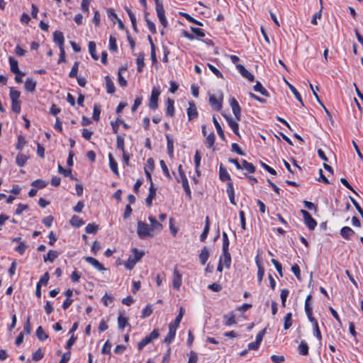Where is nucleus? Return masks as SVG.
I'll use <instances>...</instances> for the list:
<instances>
[{
	"mask_svg": "<svg viewBox=\"0 0 363 363\" xmlns=\"http://www.w3.org/2000/svg\"><path fill=\"white\" fill-rule=\"evenodd\" d=\"M99 230V225L94 223H89L85 228V232L88 234H95Z\"/></svg>",
	"mask_w": 363,
	"mask_h": 363,
	"instance_id": "603ef678",
	"label": "nucleus"
},
{
	"mask_svg": "<svg viewBox=\"0 0 363 363\" xmlns=\"http://www.w3.org/2000/svg\"><path fill=\"white\" fill-rule=\"evenodd\" d=\"M160 91L157 88H153L149 99L148 106L151 110H156L158 108V100Z\"/></svg>",
	"mask_w": 363,
	"mask_h": 363,
	"instance_id": "423d86ee",
	"label": "nucleus"
},
{
	"mask_svg": "<svg viewBox=\"0 0 363 363\" xmlns=\"http://www.w3.org/2000/svg\"><path fill=\"white\" fill-rule=\"evenodd\" d=\"M236 67L240 72V74L245 78L247 79L250 82H253L255 80L254 75L250 72L244 65H237Z\"/></svg>",
	"mask_w": 363,
	"mask_h": 363,
	"instance_id": "2eb2a0df",
	"label": "nucleus"
},
{
	"mask_svg": "<svg viewBox=\"0 0 363 363\" xmlns=\"http://www.w3.org/2000/svg\"><path fill=\"white\" fill-rule=\"evenodd\" d=\"M156 188L154 186V184H151L149 187V194L147 197L145 199L146 205L148 207H150L152 204V200L156 196Z\"/></svg>",
	"mask_w": 363,
	"mask_h": 363,
	"instance_id": "a211bd4d",
	"label": "nucleus"
},
{
	"mask_svg": "<svg viewBox=\"0 0 363 363\" xmlns=\"http://www.w3.org/2000/svg\"><path fill=\"white\" fill-rule=\"evenodd\" d=\"M84 260L98 271H104L106 269L101 263L92 257H85Z\"/></svg>",
	"mask_w": 363,
	"mask_h": 363,
	"instance_id": "dca6fc26",
	"label": "nucleus"
},
{
	"mask_svg": "<svg viewBox=\"0 0 363 363\" xmlns=\"http://www.w3.org/2000/svg\"><path fill=\"white\" fill-rule=\"evenodd\" d=\"M20 95L21 92L15 89L13 87L10 89L9 96L11 101H19Z\"/></svg>",
	"mask_w": 363,
	"mask_h": 363,
	"instance_id": "864d4df0",
	"label": "nucleus"
},
{
	"mask_svg": "<svg viewBox=\"0 0 363 363\" xmlns=\"http://www.w3.org/2000/svg\"><path fill=\"white\" fill-rule=\"evenodd\" d=\"M125 70V67H121L119 68L118 72V84L121 87L126 86L128 84L126 79L122 76V72Z\"/></svg>",
	"mask_w": 363,
	"mask_h": 363,
	"instance_id": "79ce46f5",
	"label": "nucleus"
},
{
	"mask_svg": "<svg viewBox=\"0 0 363 363\" xmlns=\"http://www.w3.org/2000/svg\"><path fill=\"white\" fill-rule=\"evenodd\" d=\"M224 118L229 125V127L232 129L233 132L238 136L240 137V133H239V124L238 121L235 118L233 119L230 116H225L224 115Z\"/></svg>",
	"mask_w": 363,
	"mask_h": 363,
	"instance_id": "1a4fd4ad",
	"label": "nucleus"
},
{
	"mask_svg": "<svg viewBox=\"0 0 363 363\" xmlns=\"http://www.w3.org/2000/svg\"><path fill=\"white\" fill-rule=\"evenodd\" d=\"M53 41L59 48H65V38L63 33L60 30H55L53 33Z\"/></svg>",
	"mask_w": 363,
	"mask_h": 363,
	"instance_id": "ddd939ff",
	"label": "nucleus"
},
{
	"mask_svg": "<svg viewBox=\"0 0 363 363\" xmlns=\"http://www.w3.org/2000/svg\"><path fill=\"white\" fill-rule=\"evenodd\" d=\"M100 114L101 106L99 104H94L92 114L93 120L98 122L100 119Z\"/></svg>",
	"mask_w": 363,
	"mask_h": 363,
	"instance_id": "3c124183",
	"label": "nucleus"
},
{
	"mask_svg": "<svg viewBox=\"0 0 363 363\" xmlns=\"http://www.w3.org/2000/svg\"><path fill=\"white\" fill-rule=\"evenodd\" d=\"M121 123H123V120L120 118H117L115 121H111V125L112 127L113 132L115 134L118 133V127L120 125H121Z\"/></svg>",
	"mask_w": 363,
	"mask_h": 363,
	"instance_id": "e2e57ef3",
	"label": "nucleus"
},
{
	"mask_svg": "<svg viewBox=\"0 0 363 363\" xmlns=\"http://www.w3.org/2000/svg\"><path fill=\"white\" fill-rule=\"evenodd\" d=\"M310 322L313 325L314 335L317 337V339L319 341H321V340H322V335H321V332H320L319 326H318V320L316 319H312V320H311Z\"/></svg>",
	"mask_w": 363,
	"mask_h": 363,
	"instance_id": "c756f323",
	"label": "nucleus"
},
{
	"mask_svg": "<svg viewBox=\"0 0 363 363\" xmlns=\"http://www.w3.org/2000/svg\"><path fill=\"white\" fill-rule=\"evenodd\" d=\"M298 352L300 354L306 356L308 354V346L305 340H301L298 346Z\"/></svg>",
	"mask_w": 363,
	"mask_h": 363,
	"instance_id": "c9c22d12",
	"label": "nucleus"
},
{
	"mask_svg": "<svg viewBox=\"0 0 363 363\" xmlns=\"http://www.w3.org/2000/svg\"><path fill=\"white\" fill-rule=\"evenodd\" d=\"M289 89L294 94L295 98L302 104L303 105V102L302 100V97L298 90L291 84H289Z\"/></svg>",
	"mask_w": 363,
	"mask_h": 363,
	"instance_id": "0e129e2a",
	"label": "nucleus"
},
{
	"mask_svg": "<svg viewBox=\"0 0 363 363\" xmlns=\"http://www.w3.org/2000/svg\"><path fill=\"white\" fill-rule=\"evenodd\" d=\"M105 82H106V92L108 94H113L116 91V88H115L114 83L112 81L111 78L108 75L106 76Z\"/></svg>",
	"mask_w": 363,
	"mask_h": 363,
	"instance_id": "393cba45",
	"label": "nucleus"
},
{
	"mask_svg": "<svg viewBox=\"0 0 363 363\" xmlns=\"http://www.w3.org/2000/svg\"><path fill=\"white\" fill-rule=\"evenodd\" d=\"M157 17L160 23L162 25L163 28H167L168 25L167 20L165 16V11L163 8V5H157L155 8Z\"/></svg>",
	"mask_w": 363,
	"mask_h": 363,
	"instance_id": "9b49d317",
	"label": "nucleus"
},
{
	"mask_svg": "<svg viewBox=\"0 0 363 363\" xmlns=\"http://www.w3.org/2000/svg\"><path fill=\"white\" fill-rule=\"evenodd\" d=\"M36 82L30 78H28L25 82V89L26 91L33 92L35 90Z\"/></svg>",
	"mask_w": 363,
	"mask_h": 363,
	"instance_id": "4c0bfd02",
	"label": "nucleus"
},
{
	"mask_svg": "<svg viewBox=\"0 0 363 363\" xmlns=\"http://www.w3.org/2000/svg\"><path fill=\"white\" fill-rule=\"evenodd\" d=\"M303 215L305 224L310 230H314L317 225L316 220L311 216V215L304 209L300 211Z\"/></svg>",
	"mask_w": 363,
	"mask_h": 363,
	"instance_id": "0eeeda50",
	"label": "nucleus"
},
{
	"mask_svg": "<svg viewBox=\"0 0 363 363\" xmlns=\"http://www.w3.org/2000/svg\"><path fill=\"white\" fill-rule=\"evenodd\" d=\"M48 183L42 179H36L31 183V186L38 189H42L46 187Z\"/></svg>",
	"mask_w": 363,
	"mask_h": 363,
	"instance_id": "13d9d810",
	"label": "nucleus"
},
{
	"mask_svg": "<svg viewBox=\"0 0 363 363\" xmlns=\"http://www.w3.org/2000/svg\"><path fill=\"white\" fill-rule=\"evenodd\" d=\"M186 113L189 121L198 118L199 113L194 101H189V108H187Z\"/></svg>",
	"mask_w": 363,
	"mask_h": 363,
	"instance_id": "9d476101",
	"label": "nucleus"
},
{
	"mask_svg": "<svg viewBox=\"0 0 363 363\" xmlns=\"http://www.w3.org/2000/svg\"><path fill=\"white\" fill-rule=\"evenodd\" d=\"M208 257H209L208 250L207 247H204L201 250V253L199 254V259H200L201 264L202 265L206 264L207 260L208 259Z\"/></svg>",
	"mask_w": 363,
	"mask_h": 363,
	"instance_id": "72a5a7b5",
	"label": "nucleus"
},
{
	"mask_svg": "<svg viewBox=\"0 0 363 363\" xmlns=\"http://www.w3.org/2000/svg\"><path fill=\"white\" fill-rule=\"evenodd\" d=\"M223 318L225 320L224 324L226 326H230L237 323L235 320V315L233 312L225 314L223 315Z\"/></svg>",
	"mask_w": 363,
	"mask_h": 363,
	"instance_id": "cd10ccee",
	"label": "nucleus"
},
{
	"mask_svg": "<svg viewBox=\"0 0 363 363\" xmlns=\"http://www.w3.org/2000/svg\"><path fill=\"white\" fill-rule=\"evenodd\" d=\"M208 67L209 68V69L218 77V78H220V79H223V74H222V72L218 69H217L215 66H213V65L210 64V63H208Z\"/></svg>",
	"mask_w": 363,
	"mask_h": 363,
	"instance_id": "69168bd1",
	"label": "nucleus"
},
{
	"mask_svg": "<svg viewBox=\"0 0 363 363\" xmlns=\"http://www.w3.org/2000/svg\"><path fill=\"white\" fill-rule=\"evenodd\" d=\"M354 234V231L348 226H344L340 230V235L345 240H350Z\"/></svg>",
	"mask_w": 363,
	"mask_h": 363,
	"instance_id": "412c9836",
	"label": "nucleus"
},
{
	"mask_svg": "<svg viewBox=\"0 0 363 363\" xmlns=\"http://www.w3.org/2000/svg\"><path fill=\"white\" fill-rule=\"evenodd\" d=\"M145 55L143 52L139 53L138 57L136 59L137 64V72H141L143 71V67H145Z\"/></svg>",
	"mask_w": 363,
	"mask_h": 363,
	"instance_id": "2f4dec72",
	"label": "nucleus"
},
{
	"mask_svg": "<svg viewBox=\"0 0 363 363\" xmlns=\"http://www.w3.org/2000/svg\"><path fill=\"white\" fill-rule=\"evenodd\" d=\"M125 10L130 18L133 30L135 33H138V29L137 28V21L135 14L128 7H125Z\"/></svg>",
	"mask_w": 363,
	"mask_h": 363,
	"instance_id": "b1692460",
	"label": "nucleus"
},
{
	"mask_svg": "<svg viewBox=\"0 0 363 363\" xmlns=\"http://www.w3.org/2000/svg\"><path fill=\"white\" fill-rule=\"evenodd\" d=\"M145 20L148 29L150 30V31L151 32V33L155 34L157 33V29H156L155 25L152 21H151L147 18V14H145Z\"/></svg>",
	"mask_w": 363,
	"mask_h": 363,
	"instance_id": "4d7b16f0",
	"label": "nucleus"
},
{
	"mask_svg": "<svg viewBox=\"0 0 363 363\" xmlns=\"http://www.w3.org/2000/svg\"><path fill=\"white\" fill-rule=\"evenodd\" d=\"M242 169H245L248 173H254L256 170L252 163L248 162L245 160H242Z\"/></svg>",
	"mask_w": 363,
	"mask_h": 363,
	"instance_id": "a19ab883",
	"label": "nucleus"
},
{
	"mask_svg": "<svg viewBox=\"0 0 363 363\" xmlns=\"http://www.w3.org/2000/svg\"><path fill=\"white\" fill-rule=\"evenodd\" d=\"M152 313V306L148 304L142 311L140 317L142 318H146L149 317Z\"/></svg>",
	"mask_w": 363,
	"mask_h": 363,
	"instance_id": "052dcab7",
	"label": "nucleus"
},
{
	"mask_svg": "<svg viewBox=\"0 0 363 363\" xmlns=\"http://www.w3.org/2000/svg\"><path fill=\"white\" fill-rule=\"evenodd\" d=\"M59 256V253L55 251L50 250L48 251V254L46 255L43 256V260L44 262H53V261Z\"/></svg>",
	"mask_w": 363,
	"mask_h": 363,
	"instance_id": "473e14b6",
	"label": "nucleus"
},
{
	"mask_svg": "<svg viewBox=\"0 0 363 363\" xmlns=\"http://www.w3.org/2000/svg\"><path fill=\"white\" fill-rule=\"evenodd\" d=\"M160 336L157 329H154L149 335H146L138 343V350L141 351L147 345L151 343L152 340L158 338Z\"/></svg>",
	"mask_w": 363,
	"mask_h": 363,
	"instance_id": "39448f33",
	"label": "nucleus"
},
{
	"mask_svg": "<svg viewBox=\"0 0 363 363\" xmlns=\"http://www.w3.org/2000/svg\"><path fill=\"white\" fill-rule=\"evenodd\" d=\"M116 147L121 150L122 152H125L124 135H118L116 138Z\"/></svg>",
	"mask_w": 363,
	"mask_h": 363,
	"instance_id": "37998d69",
	"label": "nucleus"
},
{
	"mask_svg": "<svg viewBox=\"0 0 363 363\" xmlns=\"http://www.w3.org/2000/svg\"><path fill=\"white\" fill-rule=\"evenodd\" d=\"M79 62H75L69 73V77L70 78H76L77 77V72L79 69Z\"/></svg>",
	"mask_w": 363,
	"mask_h": 363,
	"instance_id": "680f3d73",
	"label": "nucleus"
},
{
	"mask_svg": "<svg viewBox=\"0 0 363 363\" xmlns=\"http://www.w3.org/2000/svg\"><path fill=\"white\" fill-rule=\"evenodd\" d=\"M36 336L40 341H45L48 338V334L44 331L42 326L38 327L36 330Z\"/></svg>",
	"mask_w": 363,
	"mask_h": 363,
	"instance_id": "a18cd8bd",
	"label": "nucleus"
},
{
	"mask_svg": "<svg viewBox=\"0 0 363 363\" xmlns=\"http://www.w3.org/2000/svg\"><path fill=\"white\" fill-rule=\"evenodd\" d=\"M126 326L130 327L128 319L124 315L123 313H120L118 317V327L123 330Z\"/></svg>",
	"mask_w": 363,
	"mask_h": 363,
	"instance_id": "aec40b11",
	"label": "nucleus"
},
{
	"mask_svg": "<svg viewBox=\"0 0 363 363\" xmlns=\"http://www.w3.org/2000/svg\"><path fill=\"white\" fill-rule=\"evenodd\" d=\"M125 10L130 18L133 30L135 33H138V29L137 28V21L135 14L128 7H125Z\"/></svg>",
	"mask_w": 363,
	"mask_h": 363,
	"instance_id": "5701e85b",
	"label": "nucleus"
},
{
	"mask_svg": "<svg viewBox=\"0 0 363 363\" xmlns=\"http://www.w3.org/2000/svg\"><path fill=\"white\" fill-rule=\"evenodd\" d=\"M230 106L232 108V111L235 118L237 121L241 120V108L238 102V101L234 98H231L230 99Z\"/></svg>",
	"mask_w": 363,
	"mask_h": 363,
	"instance_id": "6e6552de",
	"label": "nucleus"
},
{
	"mask_svg": "<svg viewBox=\"0 0 363 363\" xmlns=\"http://www.w3.org/2000/svg\"><path fill=\"white\" fill-rule=\"evenodd\" d=\"M182 284V275L179 273V270L175 268L173 273L172 286L173 288L179 290Z\"/></svg>",
	"mask_w": 363,
	"mask_h": 363,
	"instance_id": "f8f14e48",
	"label": "nucleus"
},
{
	"mask_svg": "<svg viewBox=\"0 0 363 363\" xmlns=\"http://www.w3.org/2000/svg\"><path fill=\"white\" fill-rule=\"evenodd\" d=\"M223 94L218 90L215 94H209V104L216 111H220L223 108Z\"/></svg>",
	"mask_w": 363,
	"mask_h": 363,
	"instance_id": "7ed1b4c3",
	"label": "nucleus"
},
{
	"mask_svg": "<svg viewBox=\"0 0 363 363\" xmlns=\"http://www.w3.org/2000/svg\"><path fill=\"white\" fill-rule=\"evenodd\" d=\"M166 105V115L170 118H173L175 113L174 101L170 98H167Z\"/></svg>",
	"mask_w": 363,
	"mask_h": 363,
	"instance_id": "f3484780",
	"label": "nucleus"
},
{
	"mask_svg": "<svg viewBox=\"0 0 363 363\" xmlns=\"http://www.w3.org/2000/svg\"><path fill=\"white\" fill-rule=\"evenodd\" d=\"M131 251L133 253V258L135 259L136 262H139L145 255V252L143 251H140L136 247L133 248Z\"/></svg>",
	"mask_w": 363,
	"mask_h": 363,
	"instance_id": "09e8293b",
	"label": "nucleus"
},
{
	"mask_svg": "<svg viewBox=\"0 0 363 363\" xmlns=\"http://www.w3.org/2000/svg\"><path fill=\"white\" fill-rule=\"evenodd\" d=\"M210 225H211V223H210L209 217L206 216V219H205V227H204V229L203 230V233L200 235V240L201 242L205 241V240L206 239L207 235H208V234L209 233V230H210Z\"/></svg>",
	"mask_w": 363,
	"mask_h": 363,
	"instance_id": "bb28decb",
	"label": "nucleus"
},
{
	"mask_svg": "<svg viewBox=\"0 0 363 363\" xmlns=\"http://www.w3.org/2000/svg\"><path fill=\"white\" fill-rule=\"evenodd\" d=\"M219 179L222 182H227L226 193L228 196L230 203L235 206L236 201L235 199V190L233 183L231 179L230 175L228 172L226 168L224 167L222 164L219 167Z\"/></svg>",
	"mask_w": 363,
	"mask_h": 363,
	"instance_id": "f257e3e1",
	"label": "nucleus"
},
{
	"mask_svg": "<svg viewBox=\"0 0 363 363\" xmlns=\"http://www.w3.org/2000/svg\"><path fill=\"white\" fill-rule=\"evenodd\" d=\"M109 50L112 52L118 51V45L116 43V38L113 35H110L109 37Z\"/></svg>",
	"mask_w": 363,
	"mask_h": 363,
	"instance_id": "6e6d98bb",
	"label": "nucleus"
},
{
	"mask_svg": "<svg viewBox=\"0 0 363 363\" xmlns=\"http://www.w3.org/2000/svg\"><path fill=\"white\" fill-rule=\"evenodd\" d=\"M28 160V157L23 154L18 153L16 158V162L18 167H23Z\"/></svg>",
	"mask_w": 363,
	"mask_h": 363,
	"instance_id": "de8ad7c7",
	"label": "nucleus"
},
{
	"mask_svg": "<svg viewBox=\"0 0 363 363\" xmlns=\"http://www.w3.org/2000/svg\"><path fill=\"white\" fill-rule=\"evenodd\" d=\"M167 152L169 157L174 155V139L169 134H166Z\"/></svg>",
	"mask_w": 363,
	"mask_h": 363,
	"instance_id": "4be33fe9",
	"label": "nucleus"
},
{
	"mask_svg": "<svg viewBox=\"0 0 363 363\" xmlns=\"http://www.w3.org/2000/svg\"><path fill=\"white\" fill-rule=\"evenodd\" d=\"M136 263L137 262L133 258V256L130 255L129 257L128 258L127 261L125 262L124 265H125L126 269L130 270V269L134 268V267L136 264Z\"/></svg>",
	"mask_w": 363,
	"mask_h": 363,
	"instance_id": "338daca9",
	"label": "nucleus"
},
{
	"mask_svg": "<svg viewBox=\"0 0 363 363\" xmlns=\"http://www.w3.org/2000/svg\"><path fill=\"white\" fill-rule=\"evenodd\" d=\"M112 345L110 342V341L108 340L105 342L104 344L102 349H101V353L103 354H109L111 355V350Z\"/></svg>",
	"mask_w": 363,
	"mask_h": 363,
	"instance_id": "bf43d9fd",
	"label": "nucleus"
},
{
	"mask_svg": "<svg viewBox=\"0 0 363 363\" xmlns=\"http://www.w3.org/2000/svg\"><path fill=\"white\" fill-rule=\"evenodd\" d=\"M69 222L72 226L76 228H79L85 223V222L82 218L76 215L72 216Z\"/></svg>",
	"mask_w": 363,
	"mask_h": 363,
	"instance_id": "ea45409f",
	"label": "nucleus"
},
{
	"mask_svg": "<svg viewBox=\"0 0 363 363\" xmlns=\"http://www.w3.org/2000/svg\"><path fill=\"white\" fill-rule=\"evenodd\" d=\"M150 231L151 229L147 223L140 220L138 222L137 233L140 238H152L153 235Z\"/></svg>",
	"mask_w": 363,
	"mask_h": 363,
	"instance_id": "20e7f679",
	"label": "nucleus"
},
{
	"mask_svg": "<svg viewBox=\"0 0 363 363\" xmlns=\"http://www.w3.org/2000/svg\"><path fill=\"white\" fill-rule=\"evenodd\" d=\"M9 62L10 64V69L11 72L13 74L20 73V69L18 68V63L16 60H15L13 57H10L9 58Z\"/></svg>",
	"mask_w": 363,
	"mask_h": 363,
	"instance_id": "7c9ffc66",
	"label": "nucleus"
},
{
	"mask_svg": "<svg viewBox=\"0 0 363 363\" xmlns=\"http://www.w3.org/2000/svg\"><path fill=\"white\" fill-rule=\"evenodd\" d=\"M254 90L257 92L260 93L262 95L264 96H269V94L267 90L262 86L260 82L257 81L255 85L254 86Z\"/></svg>",
	"mask_w": 363,
	"mask_h": 363,
	"instance_id": "58836bf2",
	"label": "nucleus"
},
{
	"mask_svg": "<svg viewBox=\"0 0 363 363\" xmlns=\"http://www.w3.org/2000/svg\"><path fill=\"white\" fill-rule=\"evenodd\" d=\"M108 157L109 167H110L111 170L116 176H117L118 177L119 172H118V169L117 162L116 161V160L114 159V157L111 153L108 154Z\"/></svg>",
	"mask_w": 363,
	"mask_h": 363,
	"instance_id": "6ab92c4d",
	"label": "nucleus"
},
{
	"mask_svg": "<svg viewBox=\"0 0 363 363\" xmlns=\"http://www.w3.org/2000/svg\"><path fill=\"white\" fill-rule=\"evenodd\" d=\"M293 324L292 313L291 312L286 313L284 318V328L288 330Z\"/></svg>",
	"mask_w": 363,
	"mask_h": 363,
	"instance_id": "c03bdc74",
	"label": "nucleus"
},
{
	"mask_svg": "<svg viewBox=\"0 0 363 363\" xmlns=\"http://www.w3.org/2000/svg\"><path fill=\"white\" fill-rule=\"evenodd\" d=\"M311 298H312V296L311 294L307 296V297L305 300V306H304L305 312H306V314L307 318L309 321H311V320H312V319H315L313 316V308L310 303V301H311Z\"/></svg>",
	"mask_w": 363,
	"mask_h": 363,
	"instance_id": "4468645a",
	"label": "nucleus"
},
{
	"mask_svg": "<svg viewBox=\"0 0 363 363\" xmlns=\"http://www.w3.org/2000/svg\"><path fill=\"white\" fill-rule=\"evenodd\" d=\"M45 355V352L42 348H38L35 352L33 353L32 359L34 362L41 360Z\"/></svg>",
	"mask_w": 363,
	"mask_h": 363,
	"instance_id": "49530a36",
	"label": "nucleus"
},
{
	"mask_svg": "<svg viewBox=\"0 0 363 363\" xmlns=\"http://www.w3.org/2000/svg\"><path fill=\"white\" fill-rule=\"evenodd\" d=\"M215 140H216L215 134L213 132H211L210 134H208L206 136V144L207 147L211 148L214 145Z\"/></svg>",
	"mask_w": 363,
	"mask_h": 363,
	"instance_id": "5fc2aeb1",
	"label": "nucleus"
},
{
	"mask_svg": "<svg viewBox=\"0 0 363 363\" xmlns=\"http://www.w3.org/2000/svg\"><path fill=\"white\" fill-rule=\"evenodd\" d=\"M11 110L14 113L19 114L21 111V101H11Z\"/></svg>",
	"mask_w": 363,
	"mask_h": 363,
	"instance_id": "774afa93",
	"label": "nucleus"
},
{
	"mask_svg": "<svg viewBox=\"0 0 363 363\" xmlns=\"http://www.w3.org/2000/svg\"><path fill=\"white\" fill-rule=\"evenodd\" d=\"M213 123L215 125V128H216L217 133H218L219 137L220 138V139L222 140H225V137L224 131L223 130L220 124L218 123V121H217V119L215 116L213 117Z\"/></svg>",
	"mask_w": 363,
	"mask_h": 363,
	"instance_id": "e433bc0d",
	"label": "nucleus"
},
{
	"mask_svg": "<svg viewBox=\"0 0 363 363\" xmlns=\"http://www.w3.org/2000/svg\"><path fill=\"white\" fill-rule=\"evenodd\" d=\"M26 144V140L24 136L19 135L17 138V143L16 145V149L21 151Z\"/></svg>",
	"mask_w": 363,
	"mask_h": 363,
	"instance_id": "8fccbe9b",
	"label": "nucleus"
},
{
	"mask_svg": "<svg viewBox=\"0 0 363 363\" xmlns=\"http://www.w3.org/2000/svg\"><path fill=\"white\" fill-rule=\"evenodd\" d=\"M96 43L94 41H90L89 43L88 48H89V52L90 55L94 60H98L99 56L96 54Z\"/></svg>",
	"mask_w": 363,
	"mask_h": 363,
	"instance_id": "f704fd0d",
	"label": "nucleus"
},
{
	"mask_svg": "<svg viewBox=\"0 0 363 363\" xmlns=\"http://www.w3.org/2000/svg\"><path fill=\"white\" fill-rule=\"evenodd\" d=\"M221 262L225 265V268L229 269L231 264V256L229 251L223 252Z\"/></svg>",
	"mask_w": 363,
	"mask_h": 363,
	"instance_id": "a878e982",
	"label": "nucleus"
},
{
	"mask_svg": "<svg viewBox=\"0 0 363 363\" xmlns=\"http://www.w3.org/2000/svg\"><path fill=\"white\" fill-rule=\"evenodd\" d=\"M184 313V310L182 307H181L180 310H179V313L175 318L173 322H171L168 325L169 332H168L167 335H166V337H164V343L169 345L174 340L175 335H176L177 329L179 327V325L182 321Z\"/></svg>",
	"mask_w": 363,
	"mask_h": 363,
	"instance_id": "f03ea898",
	"label": "nucleus"
},
{
	"mask_svg": "<svg viewBox=\"0 0 363 363\" xmlns=\"http://www.w3.org/2000/svg\"><path fill=\"white\" fill-rule=\"evenodd\" d=\"M148 219L150 222V228L151 230H161L162 229V225L155 217L150 216Z\"/></svg>",
	"mask_w": 363,
	"mask_h": 363,
	"instance_id": "c85d7f7f",
	"label": "nucleus"
}]
</instances>
